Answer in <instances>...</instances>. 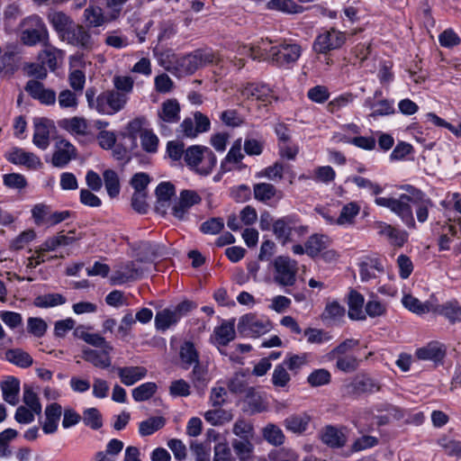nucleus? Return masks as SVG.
I'll return each mask as SVG.
<instances>
[{
    "mask_svg": "<svg viewBox=\"0 0 461 461\" xmlns=\"http://www.w3.org/2000/svg\"><path fill=\"white\" fill-rule=\"evenodd\" d=\"M232 432L239 439H252L254 437L253 425L245 420H237L233 425Z\"/></svg>",
    "mask_w": 461,
    "mask_h": 461,
    "instance_id": "338daca9",
    "label": "nucleus"
},
{
    "mask_svg": "<svg viewBox=\"0 0 461 461\" xmlns=\"http://www.w3.org/2000/svg\"><path fill=\"white\" fill-rule=\"evenodd\" d=\"M5 358L12 364L22 368L29 367L33 363V359L30 354L21 348L8 349L5 352Z\"/></svg>",
    "mask_w": 461,
    "mask_h": 461,
    "instance_id": "49530a36",
    "label": "nucleus"
},
{
    "mask_svg": "<svg viewBox=\"0 0 461 461\" xmlns=\"http://www.w3.org/2000/svg\"><path fill=\"white\" fill-rule=\"evenodd\" d=\"M375 228L379 235L386 236L394 246L402 247L407 240V234L404 231L385 222L377 221L375 223Z\"/></svg>",
    "mask_w": 461,
    "mask_h": 461,
    "instance_id": "f704fd0d",
    "label": "nucleus"
},
{
    "mask_svg": "<svg viewBox=\"0 0 461 461\" xmlns=\"http://www.w3.org/2000/svg\"><path fill=\"white\" fill-rule=\"evenodd\" d=\"M101 350L86 348L83 350V358L91 363L94 366L102 369L108 368L112 365L110 354L113 348L112 345H105Z\"/></svg>",
    "mask_w": 461,
    "mask_h": 461,
    "instance_id": "4be33fe9",
    "label": "nucleus"
},
{
    "mask_svg": "<svg viewBox=\"0 0 461 461\" xmlns=\"http://www.w3.org/2000/svg\"><path fill=\"white\" fill-rule=\"evenodd\" d=\"M365 303L364 296L356 290H351L348 294V317L351 320L364 321L366 320V313L363 311Z\"/></svg>",
    "mask_w": 461,
    "mask_h": 461,
    "instance_id": "e433bc0d",
    "label": "nucleus"
},
{
    "mask_svg": "<svg viewBox=\"0 0 461 461\" xmlns=\"http://www.w3.org/2000/svg\"><path fill=\"white\" fill-rule=\"evenodd\" d=\"M272 329L271 322L267 319L258 318L253 313L241 316L237 326L238 332L243 337H259Z\"/></svg>",
    "mask_w": 461,
    "mask_h": 461,
    "instance_id": "ddd939ff",
    "label": "nucleus"
},
{
    "mask_svg": "<svg viewBox=\"0 0 461 461\" xmlns=\"http://www.w3.org/2000/svg\"><path fill=\"white\" fill-rule=\"evenodd\" d=\"M330 244V239L323 234H312L305 242V253L314 258L319 256Z\"/></svg>",
    "mask_w": 461,
    "mask_h": 461,
    "instance_id": "58836bf2",
    "label": "nucleus"
},
{
    "mask_svg": "<svg viewBox=\"0 0 461 461\" xmlns=\"http://www.w3.org/2000/svg\"><path fill=\"white\" fill-rule=\"evenodd\" d=\"M411 205L415 207L418 221L425 222L429 217V210L433 206L431 199L423 194L412 201Z\"/></svg>",
    "mask_w": 461,
    "mask_h": 461,
    "instance_id": "864d4df0",
    "label": "nucleus"
},
{
    "mask_svg": "<svg viewBox=\"0 0 461 461\" xmlns=\"http://www.w3.org/2000/svg\"><path fill=\"white\" fill-rule=\"evenodd\" d=\"M66 298L60 294H46L38 295L33 304L39 308H50L64 304Z\"/></svg>",
    "mask_w": 461,
    "mask_h": 461,
    "instance_id": "5fc2aeb1",
    "label": "nucleus"
},
{
    "mask_svg": "<svg viewBox=\"0 0 461 461\" xmlns=\"http://www.w3.org/2000/svg\"><path fill=\"white\" fill-rule=\"evenodd\" d=\"M211 122L205 114L201 112H195L194 120L186 117L177 127L176 136L181 139H194L198 134L210 131Z\"/></svg>",
    "mask_w": 461,
    "mask_h": 461,
    "instance_id": "9b49d317",
    "label": "nucleus"
},
{
    "mask_svg": "<svg viewBox=\"0 0 461 461\" xmlns=\"http://www.w3.org/2000/svg\"><path fill=\"white\" fill-rule=\"evenodd\" d=\"M184 159L188 167L203 176L211 174L217 162L216 156L209 148L199 145L187 148Z\"/></svg>",
    "mask_w": 461,
    "mask_h": 461,
    "instance_id": "7ed1b4c3",
    "label": "nucleus"
},
{
    "mask_svg": "<svg viewBox=\"0 0 461 461\" xmlns=\"http://www.w3.org/2000/svg\"><path fill=\"white\" fill-rule=\"evenodd\" d=\"M158 385L156 383L148 382L141 384L140 385L135 387L132 392V398L135 402H144L150 399L157 392Z\"/></svg>",
    "mask_w": 461,
    "mask_h": 461,
    "instance_id": "6e6d98bb",
    "label": "nucleus"
},
{
    "mask_svg": "<svg viewBox=\"0 0 461 461\" xmlns=\"http://www.w3.org/2000/svg\"><path fill=\"white\" fill-rule=\"evenodd\" d=\"M84 19L86 25L90 28H96L113 21L112 14L104 15L103 9L99 6L90 5L84 11Z\"/></svg>",
    "mask_w": 461,
    "mask_h": 461,
    "instance_id": "7c9ffc66",
    "label": "nucleus"
},
{
    "mask_svg": "<svg viewBox=\"0 0 461 461\" xmlns=\"http://www.w3.org/2000/svg\"><path fill=\"white\" fill-rule=\"evenodd\" d=\"M81 420L86 427L93 430H98L103 427V415L97 408L85 409L81 415Z\"/></svg>",
    "mask_w": 461,
    "mask_h": 461,
    "instance_id": "a18cd8bd",
    "label": "nucleus"
},
{
    "mask_svg": "<svg viewBox=\"0 0 461 461\" xmlns=\"http://www.w3.org/2000/svg\"><path fill=\"white\" fill-rule=\"evenodd\" d=\"M359 341L355 339H347L341 343H339L337 347H335L331 351L327 354V357L330 360L335 359L339 356H348L347 353L357 347Z\"/></svg>",
    "mask_w": 461,
    "mask_h": 461,
    "instance_id": "69168bd1",
    "label": "nucleus"
},
{
    "mask_svg": "<svg viewBox=\"0 0 461 461\" xmlns=\"http://www.w3.org/2000/svg\"><path fill=\"white\" fill-rule=\"evenodd\" d=\"M244 154L241 152V139L237 140L224 159L221 162V172L227 173L232 170H242L246 165L242 163Z\"/></svg>",
    "mask_w": 461,
    "mask_h": 461,
    "instance_id": "aec40b11",
    "label": "nucleus"
},
{
    "mask_svg": "<svg viewBox=\"0 0 461 461\" xmlns=\"http://www.w3.org/2000/svg\"><path fill=\"white\" fill-rule=\"evenodd\" d=\"M86 99L90 109L106 115L119 113L124 108L128 101L125 94L115 90H106L97 95L95 87L86 89Z\"/></svg>",
    "mask_w": 461,
    "mask_h": 461,
    "instance_id": "f257e3e1",
    "label": "nucleus"
},
{
    "mask_svg": "<svg viewBox=\"0 0 461 461\" xmlns=\"http://www.w3.org/2000/svg\"><path fill=\"white\" fill-rule=\"evenodd\" d=\"M215 339L219 345L227 346L235 339L234 320L224 321L214 330Z\"/></svg>",
    "mask_w": 461,
    "mask_h": 461,
    "instance_id": "37998d69",
    "label": "nucleus"
},
{
    "mask_svg": "<svg viewBox=\"0 0 461 461\" xmlns=\"http://www.w3.org/2000/svg\"><path fill=\"white\" fill-rule=\"evenodd\" d=\"M232 448L239 461H249L252 457L254 445L251 439H233L231 442Z\"/></svg>",
    "mask_w": 461,
    "mask_h": 461,
    "instance_id": "de8ad7c7",
    "label": "nucleus"
},
{
    "mask_svg": "<svg viewBox=\"0 0 461 461\" xmlns=\"http://www.w3.org/2000/svg\"><path fill=\"white\" fill-rule=\"evenodd\" d=\"M173 61L166 69L178 77L192 75L199 68L212 64L216 60L215 53L211 50H195L182 57L172 56Z\"/></svg>",
    "mask_w": 461,
    "mask_h": 461,
    "instance_id": "f03ea898",
    "label": "nucleus"
},
{
    "mask_svg": "<svg viewBox=\"0 0 461 461\" xmlns=\"http://www.w3.org/2000/svg\"><path fill=\"white\" fill-rule=\"evenodd\" d=\"M193 386L199 393H203L211 381L207 366L201 363L193 366V369L188 375Z\"/></svg>",
    "mask_w": 461,
    "mask_h": 461,
    "instance_id": "c9c22d12",
    "label": "nucleus"
},
{
    "mask_svg": "<svg viewBox=\"0 0 461 461\" xmlns=\"http://www.w3.org/2000/svg\"><path fill=\"white\" fill-rule=\"evenodd\" d=\"M142 276V270L136 267L133 261L127 262L116 269L110 277L112 285H121L127 282H132Z\"/></svg>",
    "mask_w": 461,
    "mask_h": 461,
    "instance_id": "412c9836",
    "label": "nucleus"
},
{
    "mask_svg": "<svg viewBox=\"0 0 461 461\" xmlns=\"http://www.w3.org/2000/svg\"><path fill=\"white\" fill-rule=\"evenodd\" d=\"M402 303L403 306L410 312L419 315L433 312L434 308L433 304L430 303L429 302L422 303L418 298L412 296L411 294L403 295Z\"/></svg>",
    "mask_w": 461,
    "mask_h": 461,
    "instance_id": "79ce46f5",
    "label": "nucleus"
},
{
    "mask_svg": "<svg viewBox=\"0 0 461 461\" xmlns=\"http://www.w3.org/2000/svg\"><path fill=\"white\" fill-rule=\"evenodd\" d=\"M24 90L32 98L38 100L41 104L53 105L57 101L55 91L45 88L44 85L38 80H29Z\"/></svg>",
    "mask_w": 461,
    "mask_h": 461,
    "instance_id": "6ab92c4d",
    "label": "nucleus"
},
{
    "mask_svg": "<svg viewBox=\"0 0 461 461\" xmlns=\"http://www.w3.org/2000/svg\"><path fill=\"white\" fill-rule=\"evenodd\" d=\"M140 143L142 149L149 153H155L158 150V138L157 135L149 130H144L140 133Z\"/></svg>",
    "mask_w": 461,
    "mask_h": 461,
    "instance_id": "774afa93",
    "label": "nucleus"
},
{
    "mask_svg": "<svg viewBox=\"0 0 461 461\" xmlns=\"http://www.w3.org/2000/svg\"><path fill=\"white\" fill-rule=\"evenodd\" d=\"M23 30L21 41L27 46L47 44L50 41L49 31L43 20L37 14L26 17L22 22Z\"/></svg>",
    "mask_w": 461,
    "mask_h": 461,
    "instance_id": "20e7f679",
    "label": "nucleus"
},
{
    "mask_svg": "<svg viewBox=\"0 0 461 461\" xmlns=\"http://www.w3.org/2000/svg\"><path fill=\"white\" fill-rule=\"evenodd\" d=\"M272 43L268 39H261L251 46L242 45L238 48L237 53L240 56H248L254 60L264 59L267 55V45Z\"/></svg>",
    "mask_w": 461,
    "mask_h": 461,
    "instance_id": "4c0bfd02",
    "label": "nucleus"
},
{
    "mask_svg": "<svg viewBox=\"0 0 461 461\" xmlns=\"http://www.w3.org/2000/svg\"><path fill=\"white\" fill-rule=\"evenodd\" d=\"M447 354V346L438 340H432L416 349L415 357L419 360L441 363Z\"/></svg>",
    "mask_w": 461,
    "mask_h": 461,
    "instance_id": "f3484780",
    "label": "nucleus"
},
{
    "mask_svg": "<svg viewBox=\"0 0 461 461\" xmlns=\"http://www.w3.org/2000/svg\"><path fill=\"white\" fill-rule=\"evenodd\" d=\"M262 435L265 440L276 447L283 445L285 439L282 429L272 423L263 429Z\"/></svg>",
    "mask_w": 461,
    "mask_h": 461,
    "instance_id": "603ef678",
    "label": "nucleus"
},
{
    "mask_svg": "<svg viewBox=\"0 0 461 461\" xmlns=\"http://www.w3.org/2000/svg\"><path fill=\"white\" fill-rule=\"evenodd\" d=\"M384 272L383 262L378 258H366L359 263V276L362 282L375 279Z\"/></svg>",
    "mask_w": 461,
    "mask_h": 461,
    "instance_id": "393cba45",
    "label": "nucleus"
},
{
    "mask_svg": "<svg viewBox=\"0 0 461 461\" xmlns=\"http://www.w3.org/2000/svg\"><path fill=\"white\" fill-rule=\"evenodd\" d=\"M77 156L76 148L68 140H61L56 144V150L52 155V165L56 167H66Z\"/></svg>",
    "mask_w": 461,
    "mask_h": 461,
    "instance_id": "5701e85b",
    "label": "nucleus"
},
{
    "mask_svg": "<svg viewBox=\"0 0 461 461\" xmlns=\"http://www.w3.org/2000/svg\"><path fill=\"white\" fill-rule=\"evenodd\" d=\"M48 21L62 39L74 25L73 20L61 11H52L47 15Z\"/></svg>",
    "mask_w": 461,
    "mask_h": 461,
    "instance_id": "c756f323",
    "label": "nucleus"
},
{
    "mask_svg": "<svg viewBox=\"0 0 461 461\" xmlns=\"http://www.w3.org/2000/svg\"><path fill=\"white\" fill-rule=\"evenodd\" d=\"M116 371L121 382L126 386L133 385L148 374L147 368L140 366L117 367Z\"/></svg>",
    "mask_w": 461,
    "mask_h": 461,
    "instance_id": "bb28decb",
    "label": "nucleus"
},
{
    "mask_svg": "<svg viewBox=\"0 0 461 461\" xmlns=\"http://www.w3.org/2000/svg\"><path fill=\"white\" fill-rule=\"evenodd\" d=\"M321 441L332 448H339L346 445L347 437L343 431L334 426H326L321 432Z\"/></svg>",
    "mask_w": 461,
    "mask_h": 461,
    "instance_id": "c85d7f7f",
    "label": "nucleus"
},
{
    "mask_svg": "<svg viewBox=\"0 0 461 461\" xmlns=\"http://www.w3.org/2000/svg\"><path fill=\"white\" fill-rule=\"evenodd\" d=\"M32 142L41 149H46L49 147L50 131L46 120L40 119L34 122Z\"/></svg>",
    "mask_w": 461,
    "mask_h": 461,
    "instance_id": "ea45409f",
    "label": "nucleus"
},
{
    "mask_svg": "<svg viewBox=\"0 0 461 461\" xmlns=\"http://www.w3.org/2000/svg\"><path fill=\"white\" fill-rule=\"evenodd\" d=\"M166 424V419L161 416L150 417L139 424V433L142 437L149 436L162 429Z\"/></svg>",
    "mask_w": 461,
    "mask_h": 461,
    "instance_id": "09e8293b",
    "label": "nucleus"
},
{
    "mask_svg": "<svg viewBox=\"0 0 461 461\" xmlns=\"http://www.w3.org/2000/svg\"><path fill=\"white\" fill-rule=\"evenodd\" d=\"M359 212L360 206L356 202H350L345 204L337 219V223L339 225L351 224Z\"/></svg>",
    "mask_w": 461,
    "mask_h": 461,
    "instance_id": "bf43d9fd",
    "label": "nucleus"
},
{
    "mask_svg": "<svg viewBox=\"0 0 461 461\" xmlns=\"http://www.w3.org/2000/svg\"><path fill=\"white\" fill-rule=\"evenodd\" d=\"M253 193L255 199L267 203L276 196L277 190L272 184L258 183L254 185Z\"/></svg>",
    "mask_w": 461,
    "mask_h": 461,
    "instance_id": "4d7b16f0",
    "label": "nucleus"
},
{
    "mask_svg": "<svg viewBox=\"0 0 461 461\" xmlns=\"http://www.w3.org/2000/svg\"><path fill=\"white\" fill-rule=\"evenodd\" d=\"M62 40L85 51H92L95 48L90 32L82 24L74 23Z\"/></svg>",
    "mask_w": 461,
    "mask_h": 461,
    "instance_id": "2eb2a0df",
    "label": "nucleus"
},
{
    "mask_svg": "<svg viewBox=\"0 0 461 461\" xmlns=\"http://www.w3.org/2000/svg\"><path fill=\"white\" fill-rule=\"evenodd\" d=\"M274 281L281 286H293L296 282L298 263L287 256H278L273 262Z\"/></svg>",
    "mask_w": 461,
    "mask_h": 461,
    "instance_id": "1a4fd4ad",
    "label": "nucleus"
},
{
    "mask_svg": "<svg viewBox=\"0 0 461 461\" xmlns=\"http://www.w3.org/2000/svg\"><path fill=\"white\" fill-rule=\"evenodd\" d=\"M375 203L378 206L390 209L397 214L409 228H415V220L411 209V202L405 194H401L399 198L393 197H376Z\"/></svg>",
    "mask_w": 461,
    "mask_h": 461,
    "instance_id": "0eeeda50",
    "label": "nucleus"
},
{
    "mask_svg": "<svg viewBox=\"0 0 461 461\" xmlns=\"http://www.w3.org/2000/svg\"><path fill=\"white\" fill-rule=\"evenodd\" d=\"M301 47L296 43H281L278 46L267 45V55L264 60H267L277 67H283L297 61L301 56Z\"/></svg>",
    "mask_w": 461,
    "mask_h": 461,
    "instance_id": "423d86ee",
    "label": "nucleus"
},
{
    "mask_svg": "<svg viewBox=\"0 0 461 461\" xmlns=\"http://www.w3.org/2000/svg\"><path fill=\"white\" fill-rule=\"evenodd\" d=\"M335 359L336 368L344 373L355 372L360 364V360L353 355L339 356Z\"/></svg>",
    "mask_w": 461,
    "mask_h": 461,
    "instance_id": "e2e57ef3",
    "label": "nucleus"
},
{
    "mask_svg": "<svg viewBox=\"0 0 461 461\" xmlns=\"http://www.w3.org/2000/svg\"><path fill=\"white\" fill-rule=\"evenodd\" d=\"M308 231V226L300 224V221L295 215L284 216L273 223V232L283 245L293 240V233L302 237Z\"/></svg>",
    "mask_w": 461,
    "mask_h": 461,
    "instance_id": "39448f33",
    "label": "nucleus"
},
{
    "mask_svg": "<svg viewBox=\"0 0 461 461\" xmlns=\"http://www.w3.org/2000/svg\"><path fill=\"white\" fill-rule=\"evenodd\" d=\"M241 95L247 99L261 102L264 105L270 104L276 96L273 89L265 83H249L241 89Z\"/></svg>",
    "mask_w": 461,
    "mask_h": 461,
    "instance_id": "dca6fc26",
    "label": "nucleus"
},
{
    "mask_svg": "<svg viewBox=\"0 0 461 461\" xmlns=\"http://www.w3.org/2000/svg\"><path fill=\"white\" fill-rule=\"evenodd\" d=\"M61 414L62 407L59 403L53 402L46 407V419L42 426L45 434H52L57 431Z\"/></svg>",
    "mask_w": 461,
    "mask_h": 461,
    "instance_id": "72a5a7b5",
    "label": "nucleus"
},
{
    "mask_svg": "<svg viewBox=\"0 0 461 461\" xmlns=\"http://www.w3.org/2000/svg\"><path fill=\"white\" fill-rule=\"evenodd\" d=\"M345 314V308L337 301L328 303L321 315L323 321H336Z\"/></svg>",
    "mask_w": 461,
    "mask_h": 461,
    "instance_id": "13d9d810",
    "label": "nucleus"
},
{
    "mask_svg": "<svg viewBox=\"0 0 461 461\" xmlns=\"http://www.w3.org/2000/svg\"><path fill=\"white\" fill-rule=\"evenodd\" d=\"M245 402L252 413L261 412L266 410L267 404L261 395L254 387L246 390Z\"/></svg>",
    "mask_w": 461,
    "mask_h": 461,
    "instance_id": "c03bdc74",
    "label": "nucleus"
},
{
    "mask_svg": "<svg viewBox=\"0 0 461 461\" xmlns=\"http://www.w3.org/2000/svg\"><path fill=\"white\" fill-rule=\"evenodd\" d=\"M44 49L39 52L38 59L45 67H48L50 70L55 71L58 68L59 60H62L64 58V51L50 45L49 42L43 44Z\"/></svg>",
    "mask_w": 461,
    "mask_h": 461,
    "instance_id": "a878e982",
    "label": "nucleus"
},
{
    "mask_svg": "<svg viewBox=\"0 0 461 461\" xmlns=\"http://www.w3.org/2000/svg\"><path fill=\"white\" fill-rule=\"evenodd\" d=\"M7 159L13 164L23 165L32 169L39 168L42 166L38 156L32 152H27L19 148H14L9 153Z\"/></svg>",
    "mask_w": 461,
    "mask_h": 461,
    "instance_id": "b1692460",
    "label": "nucleus"
},
{
    "mask_svg": "<svg viewBox=\"0 0 461 461\" xmlns=\"http://www.w3.org/2000/svg\"><path fill=\"white\" fill-rule=\"evenodd\" d=\"M3 399L14 406L19 402L20 381L14 376H8L0 384Z\"/></svg>",
    "mask_w": 461,
    "mask_h": 461,
    "instance_id": "473e14b6",
    "label": "nucleus"
},
{
    "mask_svg": "<svg viewBox=\"0 0 461 461\" xmlns=\"http://www.w3.org/2000/svg\"><path fill=\"white\" fill-rule=\"evenodd\" d=\"M103 177L108 195L111 198L118 196L121 190L118 174L113 169H106L103 173Z\"/></svg>",
    "mask_w": 461,
    "mask_h": 461,
    "instance_id": "8fccbe9b",
    "label": "nucleus"
},
{
    "mask_svg": "<svg viewBox=\"0 0 461 461\" xmlns=\"http://www.w3.org/2000/svg\"><path fill=\"white\" fill-rule=\"evenodd\" d=\"M270 10H276L285 14H300L303 12V7L293 0H270L267 3Z\"/></svg>",
    "mask_w": 461,
    "mask_h": 461,
    "instance_id": "3c124183",
    "label": "nucleus"
},
{
    "mask_svg": "<svg viewBox=\"0 0 461 461\" xmlns=\"http://www.w3.org/2000/svg\"><path fill=\"white\" fill-rule=\"evenodd\" d=\"M175 194V186L169 182H162L156 188V195L158 198L157 209L159 206L164 207L166 203H169L171 197Z\"/></svg>",
    "mask_w": 461,
    "mask_h": 461,
    "instance_id": "680f3d73",
    "label": "nucleus"
},
{
    "mask_svg": "<svg viewBox=\"0 0 461 461\" xmlns=\"http://www.w3.org/2000/svg\"><path fill=\"white\" fill-rule=\"evenodd\" d=\"M202 198L194 190H183L180 193L179 200L172 207V214L178 220L183 221L186 218L190 208L200 203Z\"/></svg>",
    "mask_w": 461,
    "mask_h": 461,
    "instance_id": "a211bd4d",
    "label": "nucleus"
},
{
    "mask_svg": "<svg viewBox=\"0 0 461 461\" xmlns=\"http://www.w3.org/2000/svg\"><path fill=\"white\" fill-rule=\"evenodd\" d=\"M330 381L331 374L325 368L315 369L307 377V382L313 387L326 385Z\"/></svg>",
    "mask_w": 461,
    "mask_h": 461,
    "instance_id": "0e129e2a",
    "label": "nucleus"
},
{
    "mask_svg": "<svg viewBox=\"0 0 461 461\" xmlns=\"http://www.w3.org/2000/svg\"><path fill=\"white\" fill-rule=\"evenodd\" d=\"M310 420L311 418L306 413L294 414L284 420V426L293 433L301 434L307 429Z\"/></svg>",
    "mask_w": 461,
    "mask_h": 461,
    "instance_id": "a19ab883",
    "label": "nucleus"
},
{
    "mask_svg": "<svg viewBox=\"0 0 461 461\" xmlns=\"http://www.w3.org/2000/svg\"><path fill=\"white\" fill-rule=\"evenodd\" d=\"M195 307L190 301H184L172 308H166L157 312L155 326L158 330L166 331L171 326L176 325L179 320Z\"/></svg>",
    "mask_w": 461,
    "mask_h": 461,
    "instance_id": "6e6552de",
    "label": "nucleus"
},
{
    "mask_svg": "<svg viewBox=\"0 0 461 461\" xmlns=\"http://www.w3.org/2000/svg\"><path fill=\"white\" fill-rule=\"evenodd\" d=\"M303 334L310 344L321 345L332 339L330 333L322 329L307 328L304 330Z\"/></svg>",
    "mask_w": 461,
    "mask_h": 461,
    "instance_id": "052dcab7",
    "label": "nucleus"
},
{
    "mask_svg": "<svg viewBox=\"0 0 461 461\" xmlns=\"http://www.w3.org/2000/svg\"><path fill=\"white\" fill-rule=\"evenodd\" d=\"M433 312L443 316L450 324L461 322V304L456 300L434 306Z\"/></svg>",
    "mask_w": 461,
    "mask_h": 461,
    "instance_id": "cd10ccee",
    "label": "nucleus"
},
{
    "mask_svg": "<svg viewBox=\"0 0 461 461\" xmlns=\"http://www.w3.org/2000/svg\"><path fill=\"white\" fill-rule=\"evenodd\" d=\"M346 42L345 32L332 27L320 33L314 40L312 49L316 53L327 54L340 49Z\"/></svg>",
    "mask_w": 461,
    "mask_h": 461,
    "instance_id": "f8f14e48",
    "label": "nucleus"
},
{
    "mask_svg": "<svg viewBox=\"0 0 461 461\" xmlns=\"http://www.w3.org/2000/svg\"><path fill=\"white\" fill-rule=\"evenodd\" d=\"M180 366L187 370L191 366L200 363V355L194 344L191 341H185L179 348Z\"/></svg>",
    "mask_w": 461,
    "mask_h": 461,
    "instance_id": "2f4dec72",
    "label": "nucleus"
},
{
    "mask_svg": "<svg viewBox=\"0 0 461 461\" xmlns=\"http://www.w3.org/2000/svg\"><path fill=\"white\" fill-rule=\"evenodd\" d=\"M181 107L176 99H167L164 101L158 110V126L159 131L164 136L171 134L170 124L177 123L180 120Z\"/></svg>",
    "mask_w": 461,
    "mask_h": 461,
    "instance_id": "9d476101",
    "label": "nucleus"
},
{
    "mask_svg": "<svg viewBox=\"0 0 461 461\" xmlns=\"http://www.w3.org/2000/svg\"><path fill=\"white\" fill-rule=\"evenodd\" d=\"M344 393L352 398H358L362 394L372 393L380 390L379 384L366 374L357 375L343 387Z\"/></svg>",
    "mask_w": 461,
    "mask_h": 461,
    "instance_id": "4468645a",
    "label": "nucleus"
}]
</instances>
